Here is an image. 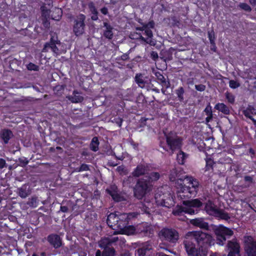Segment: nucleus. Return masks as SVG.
<instances>
[{
	"label": "nucleus",
	"mask_w": 256,
	"mask_h": 256,
	"mask_svg": "<svg viewBox=\"0 0 256 256\" xmlns=\"http://www.w3.org/2000/svg\"><path fill=\"white\" fill-rule=\"evenodd\" d=\"M16 162H20L19 166L24 167L28 163V160L25 157L20 158Z\"/></svg>",
	"instance_id": "49530a36"
},
{
	"label": "nucleus",
	"mask_w": 256,
	"mask_h": 256,
	"mask_svg": "<svg viewBox=\"0 0 256 256\" xmlns=\"http://www.w3.org/2000/svg\"><path fill=\"white\" fill-rule=\"evenodd\" d=\"M146 28H154V22L153 20L150 21L148 24H144Z\"/></svg>",
	"instance_id": "69168bd1"
},
{
	"label": "nucleus",
	"mask_w": 256,
	"mask_h": 256,
	"mask_svg": "<svg viewBox=\"0 0 256 256\" xmlns=\"http://www.w3.org/2000/svg\"><path fill=\"white\" fill-rule=\"evenodd\" d=\"M195 242H196L195 239L194 234L193 232H189L185 235L184 240V244L187 254L192 252L196 248Z\"/></svg>",
	"instance_id": "f8f14e48"
},
{
	"label": "nucleus",
	"mask_w": 256,
	"mask_h": 256,
	"mask_svg": "<svg viewBox=\"0 0 256 256\" xmlns=\"http://www.w3.org/2000/svg\"><path fill=\"white\" fill-rule=\"evenodd\" d=\"M160 236L166 240L171 243H176L179 238V234L176 230L172 228H164L160 232Z\"/></svg>",
	"instance_id": "1a4fd4ad"
},
{
	"label": "nucleus",
	"mask_w": 256,
	"mask_h": 256,
	"mask_svg": "<svg viewBox=\"0 0 256 256\" xmlns=\"http://www.w3.org/2000/svg\"><path fill=\"white\" fill-rule=\"evenodd\" d=\"M144 33L148 37L147 38L151 39L153 36L152 32L150 28H146L145 30Z\"/></svg>",
	"instance_id": "13d9d810"
},
{
	"label": "nucleus",
	"mask_w": 256,
	"mask_h": 256,
	"mask_svg": "<svg viewBox=\"0 0 256 256\" xmlns=\"http://www.w3.org/2000/svg\"><path fill=\"white\" fill-rule=\"evenodd\" d=\"M107 21L108 20L106 19L103 23L104 27L105 28L104 30L103 35L106 38L112 40L114 36L113 28Z\"/></svg>",
	"instance_id": "aec40b11"
},
{
	"label": "nucleus",
	"mask_w": 256,
	"mask_h": 256,
	"mask_svg": "<svg viewBox=\"0 0 256 256\" xmlns=\"http://www.w3.org/2000/svg\"><path fill=\"white\" fill-rule=\"evenodd\" d=\"M255 108L253 106L248 105L246 108L242 111L243 114L246 117L250 119L256 125V120H255L251 114H254Z\"/></svg>",
	"instance_id": "cd10ccee"
},
{
	"label": "nucleus",
	"mask_w": 256,
	"mask_h": 256,
	"mask_svg": "<svg viewBox=\"0 0 256 256\" xmlns=\"http://www.w3.org/2000/svg\"><path fill=\"white\" fill-rule=\"evenodd\" d=\"M244 180L246 182H252V176H245L244 178Z\"/></svg>",
	"instance_id": "338daca9"
},
{
	"label": "nucleus",
	"mask_w": 256,
	"mask_h": 256,
	"mask_svg": "<svg viewBox=\"0 0 256 256\" xmlns=\"http://www.w3.org/2000/svg\"><path fill=\"white\" fill-rule=\"evenodd\" d=\"M208 38L210 44L212 45H214L215 36L214 30H212L210 32H208Z\"/></svg>",
	"instance_id": "de8ad7c7"
},
{
	"label": "nucleus",
	"mask_w": 256,
	"mask_h": 256,
	"mask_svg": "<svg viewBox=\"0 0 256 256\" xmlns=\"http://www.w3.org/2000/svg\"><path fill=\"white\" fill-rule=\"evenodd\" d=\"M27 204L31 207H36L38 206L37 198L36 197L32 198L27 202Z\"/></svg>",
	"instance_id": "37998d69"
},
{
	"label": "nucleus",
	"mask_w": 256,
	"mask_h": 256,
	"mask_svg": "<svg viewBox=\"0 0 256 256\" xmlns=\"http://www.w3.org/2000/svg\"><path fill=\"white\" fill-rule=\"evenodd\" d=\"M66 98H68L69 100L73 103L76 102H80L83 100L84 98L82 96H66Z\"/></svg>",
	"instance_id": "ea45409f"
},
{
	"label": "nucleus",
	"mask_w": 256,
	"mask_h": 256,
	"mask_svg": "<svg viewBox=\"0 0 256 256\" xmlns=\"http://www.w3.org/2000/svg\"><path fill=\"white\" fill-rule=\"evenodd\" d=\"M155 199L157 204L162 206L170 208L174 204L173 198L170 194L156 193L155 194Z\"/></svg>",
	"instance_id": "6e6552de"
},
{
	"label": "nucleus",
	"mask_w": 256,
	"mask_h": 256,
	"mask_svg": "<svg viewBox=\"0 0 256 256\" xmlns=\"http://www.w3.org/2000/svg\"><path fill=\"white\" fill-rule=\"evenodd\" d=\"M214 108L225 114H229L230 113L229 108L224 103L217 104L215 106Z\"/></svg>",
	"instance_id": "7c9ffc66"
},
{
	"label": "nucleus",
	"mask_w": 256,
	"mask_h": 256,
	"mask_svg": "<svg viewBox=\"0 0 256 256\" xmlns=\"http://www.w3.org/2000/svg\"><path fill=\"white\" fill-rule=\"evenodd\" d=\"M229 85L232 88H236L240 86V83L234 80H230L229 82Z\"/></svg>",
	"instance_id": "6e6d98bb"
},
{
	"label": "nucleus",
	"mask_w": 256,
	"mask_h": 256,
	"mask_svg": "<svg viewBox=\"0 0 256 256\" xmlns=\"http://www.w3.org/2000/svg\"><path fill=\"white\" fill-rule=\"evenodd\" d=\"M183 206L177 207L173 210V214L181 216L183 213L194 214L198 213L202 206V202L198 198L190 200H184Z\"/></svg>",
	"instance_id": "f257e3e1"
},
{
	"label": "nucleus",
	"mask_w": 256,
	"mask_h": 256,
	"mask_svg": "<svg viewBox=\"0 0 256 256\" xmlns=\"http://www.w3.org/2000/svg\"><path fill=\"white\" fill-rule=\"evenodd\" d=\"M32 256H46V253L45 252H40L38 254H34Z\"/></svg>",
	"instance_id": "774afa93"
},
{
	"label": "nucleus",
	"mask_w": 256,
	"mask_h": 256,
	"mask_svg": "<svg viewBox=\"0 0 256 256\" xmlns=\"http://www.w3.org/2000/svg\"><path fill=\"white\" fill-rule=\"evenodd\" d=\"M150 57L153 60H156L158 58L157 52L154 51L150 53Z\"/></svg>",
	"instance_id": "0e129e2a"
},
{
	"label": "nucleus",
	"mask_w": 256,
	"mask_h": 256,
	"mask_svg": "<svg viewBox=\"0 0 256 256\" xmlns=\"http://www.w3.org/2000/svg\"><path fill=\"white\" fill-rule=\"evenodd\" d=\"M144 177L148 178V180L152 184V182L156 181L159 179L160 174L158 172H152L150 174L148 173L147 175L144 176Z\"/></svg>",
	"instance_id": "c9c22d12"
},
{
	"label": "nucleus",
	"mask_w": 256,
	"mask_h": 256,
	"mask_svg": "<svg viewBox=\"0 0 256 256\" xmlns=\"http://www.w3.org/2000/svg\"><path fill=\"white\" fill-rule=\"evenodd\" d=\"M86 16L82 14H79L74 22L73 31L76 36L82 34L84 31L85 24L84 20Z\"/></svg>",
	"instance_id": "9b49d317"
},
{
	"label": "nucleus",
	"mask_w": 256,
	"mask_h": 256,
	"mask_svg": "<svg viewBox=\"0 0 256 256\" xmlns=\"http://www.w3.org/2000/svg\"><path fill=\"white\" fill-rule=\"evenodd\" d=\"M164 134L167 146H165L164 143L162 142H160V146L164 151L168 152V148L170 150V154H172L174 150L181 148L182 140L176 132H170L168 134L164 132Z\"/></svg>",
	"instance_id": "7ed1b4c3"
},
{
	"label": "nucleus",
	"mask_w": 256,
	"mask_h": 256,
	"mask_svg": "<svg viewBox=\"0 0 256 256\" xmlns=\"http://www.w3.org/2000/svg\"><path fill=\"white\" fill-rule=\"evenodd\" d=\"M7 164L6 160L2 158H0V169H2L7 167Z\"/></svg>",
	"instance_id": "e2e57ef3"
},
{
	"label": "nucleus",
	"mask_w": 256,
	"mask_h": 256,
	"mask_svg": "<svg viewBox=\"0 0 256 256\" xmlns=\"http://www.w3.org/2000/svg\"><path fill=\"white\" fill-rule=\"evenodd\" d=\"M192 190L190 189V186H182L180 190L178 192V196L180 197L182 199H184L186 198H190L192 196H195L196 194H193L191 192Z\"/></svg>",
	"instance_id": "a211bd4d"
},
{
	"label": "nucleus",
	"mask_w": 256,
	"mask_h": 256,
	"mask_svg": "<svg viewBox=\"0 0 256 256\" xmlns=\"http://www.w3.org/2000/svg\"><path fill=\"white\" fill-rule=\"evenodd\" d=\"M26 68L29 70L38 71L39 70V66L32 62L28 64Z\"/></svg>",
	"instance_id": "a18cd8bd"
},
{
	"label": "nucleus",
	"mask_w": 256,
	"mask_h": 256,
	"mask_svg": "<svg viewBox=\"0 0 256 256\" xmlns=\"http://www.w3.org/2000/svg\"><path fill=\"white\" fill-rule=\"evenodd\" d=\"M62 10L59 8H54L51 14L52 18L56 20H58L62 16Z\"/></svg>",
	"instance_id": "f704fd0d"
},
{
	"label": "nucleus",
	"mask_w": 256,
	"mask_h": 256,
	"mask_svg": "<svg viewBox=\"0 0 256 256\" xmlns=\"http://www.w3.org/2000/svg\"><path fill=\"white\" fill-rule=\"evenodd\" d=\"M228 254L224 256H238L240 254V246L236 239L228 240L226 246Z\"/></svg>",
	"instance_id": "ddd939ff"
},
{
	"label": "nucleus",
	"mask_w": 256,
	"mask_h": 256,
	"mask_svg": "<svg viewBox=\"0 0 256 256\" xmlns=\"http://www.w3.org/2000/svg\"><path fill=\"white\" fill-rule=\"evenodd\" d=\"M122 121V119L118 116L114 117L112 120V122L116 124L119 127L121 126Z\"/></svg>",
	"instance_id": "5fc2aeb1"
},
{
	"label": "nucleus",
	"mask_w": 256,
	"mask_h": 256,
	"mask_svg": "<svg viewBox=\"0 0 256 256\" xmlns=\"http://www.w3.org/2000/svg\"><path fill=\"white\" fill-rule=\"evenodd\" d=\"M138 214L137 212H130L129 214L110 213L107 218L106 222L108 226L112 229L120 228H124L126 224V220H130L133 218H136Z\"/></svg>",
	"instance_id": "f03ea898"
},
{
	"label": "nucleus",
	"mask_w": 256,
	"mask_h": 256,
	"mask_svg": "<svg viewBox=\"0 0 256 256\" xmlns=\"http://www.w3.org/2000/svg\"><path fill=\"white\" fill-rule=\"evenodd\" d=\"M66 204L65 202H62V204ZM60 211L62 212H69V210H68V206H66V204L65 205L61 206L60 208Z\"/></svg>",
	"instance_id": "680f3d73"
},
{
	"label": "nucleus",
	"mask_w": 256,
	"mask_h": 256,
	"mask_svg": "<svg viewBox=\"0 0 256 256\" xmlns=\"http://www.w3.org/2000/svg\"><path fill=\"white\" fill-rule=\"evenodd\" d=\"M65 86L64 85L57 86L55 87L54 90L57 92L58 94H61L63 93Z\"/></svg>",
	"instance_id": "864d4df0"
},
{
	"label": "nucleus",
	"mask_w": 256,
	"mask_h": 256,
	"mask_svg": "<svg viewBox=\"0 0 256 256\" xmlns=\"http://www.w3.org/2000/svg\"><path fill=\"white\" fill-rule=\"evenodd\" d=\"M188 186H190V189L192 190L191 192H192L193 194H196L199 187V183L198 181L192 178H190Z\"/></svg>",
	"instance_id": "473e14b6"
},
{
	"label": "nucleus",
	"mask_w": 256,
	"mask_h": 256,
	"mask_svg": "<svg viewBox=\"0 0 256 256\" xmlns=\"http://www.w3.org/2000/svg\"><path fill=\"white\" fill-rule=\"evenodd\" d=\"M217 157L218 158V162L220 164H230L232 162V160L224 153L218 154Z\"/></svg>",
	"instance_id": "2f4dec72"
},
{
	"label": "nucleus",
	"mask_w": 256,
	"mask_h": 256,
	"mask_svg": "<svg viewBox=\"0 0 256 256\" xmlns=\"http://www.w3.org/2000/svg\"><path fill=\"white\" fill-rule=\"evenodd\" d=\"M212 230L216 236V244L223 246L226 241V238L234 234L233 231L222 225L211 226Z\"/></svg>",
	"instance_id": "39448f33"
},
{
	"label": "nucleus",
	"mask_w": 256,
	"mask_h": 256,
	"mask_svg": "<svg viewBox=\"0 0 256 256\" xmlns=\"http://www.w3.org/2000/svg\"><path fill=\"white\" fill-rule=\"evenodd\" d=\"M184 90L182 87H180L176 90V94L178 96V99L180 102H183L184 100Z\"/></svg>",
	"instance_id": "a19ab883"
},
{
	"label": "nucleus",
	"mask_w": 256,
	"mask_h": 256,
	"mask_svg": "<svg viewBox=\"0 0 256 256\" xmlns=\"http://www.w3.org/2000/svg\"><path fill=\"white\" fill-rule=\"evenodd\" d=\"M195 88L200 92H203L206 89V86L200 84H196L195 85Z\"/></svg>",
	"instance_id": "bf43d9fd"
},
{
	"label": "nucleus",
	"mask_w": 256,
	"mask_h": 256,
	"mask_svg": "<svg viewBox=\"0 0 256 256\" xmlns=\"http://www.w3.org/2000/svg\"><path fill=\"white\" fill-rule=\"evenodd\" d=\"M99 141L97 137H94L90 144V148L94 152L98 150Z\"/></svg>",
	"instance_id": "e433bc0d"
},
{
	"label": "nucleus",
	"mask_w": 256,
	"mask_h": 256,
	"mask_svg": "<svg viewBox=\"0 0 256 256\" xmlns=\"http://www.w3.org/2000/svg\"><path fill=\"white\" fill-rule=\"evenodd\" d=\"M111 246L108 238H104L101 239L99 242V246L104 250L110 248Z\"/></svg>",
	"instance_id": "4c0bfd02"
},
{
	"label": "nucleus",
	"mask_w": 256,
	"mask_h": 256,
	"mask_svg": "<svg viewBox=\"0 0 256 256\" xmlns=\"http://www.w3.org/2000/svg\"><path fill=\"white\" fill-rule=\"evenodd\" d=\"M152 184L148 178L143 176L138 178L134 188V196L138 200L142 199L151 190Z\"/></svg>",
	"instance_id": "20e7f679"
},
{
	"label": "nucleus",
	"mask_w": 256,
	"mask_h": 256,
	"mask_svg": "<svg viewBox=\"0 0 256 256\" xmlns=\"http://www.w3.org/2000/svg\"><path fill=\"white\" fill-rule=\"evenodd\" d=\"M204 210L208 214L214 216L218 208L211 201H208L205 204Z\"/></svg>",
	"instance_id": "b1692460"
},
{
	"label": "nucleus",
	"mask_w": 256,
	"mask_h": 256,
	"mask_svg": "<svg viewBox=\"0 0 256 256\" xmlns=\"http://www.w3.org/2000/svg\"><path fill=\"white\" fill-rule=\"evenodd\" d=\"M129 220H126V224H124V228H120L118 230H120L122 234L127 235H131L136 232V230L132 226H128V222Z\"/></svg>",
	"instance_id": "5701e85b"
},
{
	"label": "nucleus",
	"mask_w": 256,
	"mask_h": 256,
	"mask_svg": "<svg viewBox=\"0 0 256 256\" xmlns=\"http://www.w3.org/2000/svg\"><path fill=\"white\" fill-rule=\"evenodd\" d=\"M216 214H215V216L219 218L222 220H228L230 218L228 213L222 210H220L216 212Z\"/></svg>",
	"instance_id": "72a5a7b5"
},
{
	"label": "nucleus",
	"mask_w": 256,
	"mask_h": 256,
	"mask_svg": "<svg viewBox=\"0 0 256 256\" xmlns=\"http://www.w3.org/2000/svg\"><path fill=\"white\" fill-rule=\"evenodd\" d=\"M190 223L192 225L198 226L200 228L205 230H209V226L208 222L202 218H196L190 220Z\"/></svg>",
	"instance_id": "6ab92c4d"
},
{
	"label": "nucleus",
	"mask_w": 256,
	"mask_h": 256,
	"mask_svg": "<svg viewBox=\"0 0 256 256\" xmlns=\"http://www.w3.org/2000/svg\"><path fill=\"white\" fill-rule=\"evenodd\" d=\"M145 78L141 73L136 74L134 77L135 82L137 84L139 87L144 88L145 87L146 84L148 82L145 80Z\"/></svg>",
	"instance_id": "bb28decb"
},
{
	"label": "nucleus",
	"mask_w": 256,
	"mask_h": 256,
	"mask_svg": "<svg viewBox=\"0 0 256 256\" xmlns=\"http://www.w3.org/2000/svg\"><path fill=\"white\" fill-rule=\"evenodd\" d=\"M47 240L54 248H58L62 245V240L60 236L57 234H50L47 237Z\"/></svg>",
	"instance_id": "2eb2a0df"
},
{
	"label": "nucleus",
	"mask_w": 256,
	"mask_h": 256,
	"mask_svg": "<svg viewBox=\"0 0 256 256\" xmlns=\"http://www.w3.org/2000/svg\"><path fill=\"white\" fill-rule=\"evenodd\" d=\"M244 250L248 256H256V239L250 236L244 237Z\"/></svg>",
	"instance_id": "0eeeda50"
},
{
	"label": "nucleus",
	"mask_w": 256,
	"mask_h": 256,
	"mask_svg": "<svg viewBox=\"0 0 256 256\" xmlns=\"http://www.w3.org/2000/svg\"><path fill=\"white\" fill-rule=\"evenodd\" d=\"M238 6L240 7V8L241 9H242L246 12H250L252 10V8H250V6L248 4H247L246 3H244V2L240 3L239 4Z\"/></svg>",
	"instance_id": "c03bdc74"
},
{
	"label": "nucleus",
	"mask_w": 256,
	"mask_h": 256,
	"mask_svg": "<svg viewBox=\"0 0 256 256\" xmlns=\"http://www.w3.org/2000/svg\"><path fill=\"white\" fill-rule=\"evenodd\" d=\"M78 172L88 171L90 170L89 166L86 164H82L80 166L76 168Z\"/></svg>",
	"instance_id": "4d7b16f0"
},
{
	"label": "nucleus",
	"mask_w": 256,
	"mask_h": 256,
	"mask_svg": "<svg viewBox=\"0 0 256 256\" xmlns=\"http://www.w3.org/2000/svg\"><path fill=\"white\" fill-rule=\"evenodd\" d=\"M152 249V246L150 242L148 241L142 244L141 248L137 250V254L138 256H145L148 252Z\"/></svg>",
	"instance_id": "4be33fe9"
},
{
	"label": "nucleus",
	"mask_w": 256,
	"mask_h": 256,
	"mask_svg": "<svg viewBox=\"0 0 256 256\" xmlns=\"http://www.w3.org/2000/svg\"><path fill=\"white\" fill-rule=\"evenodd\" d=\"M17 193L21 198H25L31 194L32 190L28 184H24L17 189Z\"/></svg>",
	"instance_id": "f3484780"
},
{
	"label": "nucleus",
	"mask_w": 256,
	"mask_h": 256,
	"mask_svg": "<svg viewBox=\"0 0 256 256\" xmlns=\"http://www.w3.org/2000/svg\"><path fill=\"white\" fill-rule=\"evenodd\" d=\"M108 238L111 246L114 244L118 240H121V238L118 236H110Z\"/></svg>",
	"instance_id": "8fccbe9b"
},
{
	"label": "nucleus",
	"mask_w": 256,
	"mask_h": 256,
	"mask_svg": "<svg viewBox=\"0 0 256 256\" xmlns=\"http://www.w3.org/2000/svg\"><path fill=\"white\" fill-rule=\"evenodd\" d=\"M193 233L200 246L207 247L214 244V240L210 234L201 231H194Z\"/></svg>",
	"instance_id": "423d86ee"
},
{
	"label": "nucleus",
	"mask_w": 256,
	"mask_h": 256,
	"mask_svg": "<svg viewBox=\"0 0 256 256\" xmlns=\"http://www.w3.org/2000/svg\"><path fill=\"white\" fill-rule=\"evenodd\" d=\"M14 136L12 132L8 129H4L0 132V138L3 140L4 143L6 144L9 140Z\"/></svg>",
	"instance_id": "a878e982"
},
{
	"label": "nucleus",
	"mask_w": 256,
	"mask_h": 256,
	"mask_svg": "<svg viewBox=\"0 0 256 256\" xmlns=\"http://www.w3.org/2000/svg\"><path fill=\"white\" fill-rule=\"evenodd\" d=\"M150 170L148 165L139 164L134 169L132 173L134 176L138 177L142 175H147Z\"/></svg>",
	"instance_id": "dca6fc26"
},
{
	"label": "nucleus",
	"mask_w": 256,
	"mask_h": 256,
	"mask_svg": "<svg viewBox=\"0 0 256 256\" xmlns=\"http://www.w3.org/2000/svg\"><path fill=\"white\" fill-rule=\"evenodd\" d=\"M204 112H206L207 116L212 115V107L210 106V104L207 106L204 109Z\"/></svg>",
	"instance_id": "052dcab7"
},
{
	"label": "nucleus",
	"mask_w": 256,
	"mask_h": 256,
	"mask_svg": "<svg viewBox=\"0 0 256 256\" xmlns=\"http://www.w3.org/2000/svg\"><path fill=\"white\" fill-rule=\"evenodd\" d=\"M188 156L182 151H180L177 154V160L179 164H183Z\"/></svg>",
	"instance_id": "58836bf2"
},
{
	"label": "nucleus",
	"mask_w": 256,
	"mask_h": 256,
	"mask_svg": "<svg viewBox=\"0 0 256 256\" xmlns=\"http://www.w3.org/2000/svg\"><path fill=\"white\" fill-rule=\"evenodd\" d=\"M214 164V161L209 158L206 160V170H209L212 169V166Z\"/></svg>",
	"instance_id": "09e8293b"
},
{
	"label": "nucleus",
	"mask_w": 256,
	"mask_h": 256,
	"mask_svg": "<svg viewBox=\"0 0 256 256\" xmlns=\"http://www.w3.org/2000/svg\"><path fill=\"white\" fill-rule=\"evenodd\" d=\"M154 74L158 82L160 84L162 87L168 88L170 87V84L168 80H166L164 76L160 72H154Z\"/></svg>",
	"instance_id": "412c9836"
},
{
	"label": "nucleus",
	"mask_w": 256,
	"mask_h": 256,
	"mask_svg": "<svg viewBox=\"0 0 256 256\" xmlns=\"http://www.w3.org/2000/svg\"><path fill=\"white\" fill-rule=\"evenodd\" d=\"M188 256H204L202 250L200 248H196L188 253Z\"/></svg>",
	"instance_id": "79ce46f5"
},
{
	"label": "nucleus",
	"mask_w": 256,
	"mask_h": 256,
	"mask_svg": "<svg viewBox=\"0 0 256 256\" xmlns=\"http://www.w3.org/2000/svg\"><path fill=\"white\" fill-rule=\"evenodd\" d=\"M66 202L69 211H72L74 210L76 204H74L72 202L71 200H68L66 201Z\"/></svg>",
	"instance_id": "603ef678"
},
{
	"label": "nucleus",
	"mask_w": 256,
	"mask_h": 256,
	"mask_svg": "<svg viewBox=\"0 0 256 256\" xmlns=\"http://www.w3.org/2000/svg\"><path fill=\"white\" fill-rule=\"evenodd\" d=\"M226 98L228 101L230 103L233 104L234 102V95L230 93L226 92Z\"/></svg>",
	"instance_id": "3c124183"
},
{
	"label": "nucleus",
	"mask_w": 256,
	"mask_h": 256,
	"mask_svg": "<svg viewBox=\"0 0 256 256\" xmlns=\"http://www.w3.org/2000/svg\"><path fill=\"white\" fill-rule=\"evenodd\" d=\"M116 189V187L113 186L110 190H106V191L108 193L112 196L114 200L116 202H120L122 200V197L120 194H118Z\"/></svg>",
	"instance_id": "c756f323"
},
{
	"label": "nucleus",
	"mask_w": 256,
	"mask_h": 256,
	"mask_svg": "<svg viewBox=\"0 0 256 256\" xmlns=\"http://www.w3.org/2000/svg\"><path fill=\"white\" fill-rule=\"evenodd\" d=\"M136 232L142 234L145 236L151 237L154 234V230L152 225L144 223L138 226Z\"/></svg>",
	"instance_id": "4468645a"
},
{
	"label": "nucleus",
	"mask_w": 256,
	"mask_h": 256,
	"mask_svg": "<svg viewBox=\"0 0 256 256\" xmlns=\"http://www.w3.org/2000/svg\"><path fill=\"white\" fill-rule=\"evenodd\" d=\"M60 40H58L57 37L52 36L50 41L46 43L42 50V52H46L50 50L54 55L58 56L60 54V52L56 45H60Z\"/></svg>",
	"instance_id": "9d476101"
},
{
	"label": "nucleus",
	"mask_w": 256,
	"mask_h": 256,
	"mask_svg": "<svg viewBox=\"0 0 256 256\" xmlns=\"http://www.w3.org/2000/svg\"><path fill=\"white\" fill-rule=\"evenodd\" d=\"M130 37L132 39H136L142 40L146 42V44H150L151 46H154L156 44L154 42L152 39L145 38L141 35L140 34L137 32L130 34Z\"/></svg>",
	"instance_id": "393cba45"
},
{
	"label": "nucleus",
	"mask_w": 256,
	"mask_h": 256,
	"mask_svg": "<svg viewBox=\"0 0 256 256\" xmlns=\"http://www.w3.org/2000/svg\"><path fill=\"white\" fill-rule=\"evenodd\" d=\"M116 251L113 248H106L102 252L99 250H98L96 253V256H114Z\"/></svg>",
	"instance_id": "c85d7f7f"
}]
</instances>
